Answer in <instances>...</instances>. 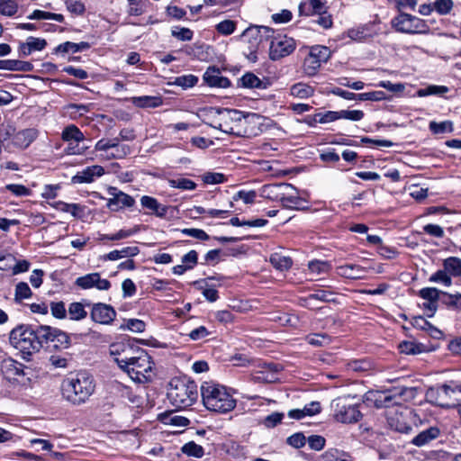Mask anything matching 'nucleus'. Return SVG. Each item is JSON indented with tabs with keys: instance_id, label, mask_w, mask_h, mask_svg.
<instances>
[{
	"instance_id": "6e6552de",
	"label": "nucleus",
	"mask_w": 461,
	"mask_h": 461,
	"mask_svg": "<svg viewBox=\"0 0 461 461\" xmlns=\"http://www.w3.org/2000/svg\"><path fill=\"white\" fill-rule=\"evenodd\" d=\"M354 397L350 395L338 397L332 401L331 407L334 411V419L341 423L357 422L362 414L358 405L353 402Z\"/></svg>"
},
{
	"instance_id": "c756f323",
	"label": "nucleus",
	"mask_w": 461,
	"mask_h": 461,
	"mask_svg": "<svg viewBox=\"0 0 461 461\" xmlns=\"http://www.w3.org/2000/svg\"><path fill=\"white\" fill-rule=\"evenodd\" d=\"M333 294L330 291L320 290L307 297L301 299V305L309 309L312 308V301L319 300L321 302H334Z\"/></svg>"
},
{
	"instance_id": "de8ad7c7",
	"label": "nucleus",
	"mask_w": 461,
	"mask_h": 461,
	"mask_svg": "<svg viewBox=\"0 0 461 461\" xmlns=\"http://www.w3.org/2000/svg\"><path fill=\"white\" fill-rule=\"evenodd\" d=\"M321 64V61L309 53L304 59L303 69L307 75L313 76L317 73Z\"/></svg>"
},
{
	"instance_id": "4468645a",
	"label": "nucleus",
	"mask_w": 461,
	"mask_h": 461,
	"mask_svg": "<svg viewBox=\"0 0 461 461\" xmlns=\"http://www.w3.org/2000/svg\"><path fill=\"white\" fill-rule=\"evenodd\" d=\"M274 31L267 26H249L247 28L242 36L248 41H253L255 44L262 45L264 41L273 38Z\"/></svg>"
},
{
	"instance_id": "2eb2a0df",
	"label": "nucleus",
	"mask_w": 461,
	"mask_h": 461,
	"mask_svg": "<svg viewBox=\"0 0 461 461\" xmlns=\"http://www.w3.org/2000/svg\"><path fill=\"white\" fill-rule=\"evenodd\" d=\"M295 188L291 184L279 183L266 185L263 186V194L266 198L279 201L282 203L284 196L287 194V191H294Z\"/></svg>"
},
{
	"instance_id": "7c9ffc66",
	"label": "nucleus",
	"mask_w": 461,
	"mask_h": 461,
	"mask_svg": "<svg viewBox=\"0 0 461 461\" xmlns=\"http://www.w3.org/2000/svg\"><path fill=\"white\" fill-rule=\"evenodd\" d=\"M3 367L9 377L25 376L28 375L26 367L22 363L14 359L5 361Z\"/></svg>"
},
{
	"instance_id": "393cba45",
	"label": "nucleus",
	"mask_w": 461,
	"mask_h": 461,
	"mask_svg": "<svg viewBox=\"0 0 461 461\" xmlns=\"http://www.w3.org/2000/svg\"><path fill=\"white\" fill-rule=\"evenodd\" d=\"M0 69L9 71L31 72L33 65L29 61L18 59H0Z\"/></svg>"
},
{
	"instance_id": "680f3d73",
	"label": "nucleus",
	"mask_w": 461,
	"mask_h": 461,
	"mask_svg": "<svg viewBox=\"0 0 461 461\" xmlns=\"http://www.w3.org/2000/svg\"><path fill=\"white\" fill-rule=\"evenodd\" d=\"M429 281L433 283H441L446 286H450L452 284L449 274L447 271H446L445 268L444 270H438L436 273L430 276Z\"/></svg>"
},
{
	"instance_id": "c85d7f7f",
	"label": "nucleus",
	"mask_w": 461,
	"mask_h": 461,
	"mask_svg": "<svg viewBox=\"0 0 461 461\" xmlns=\"http://www.w3.org/2000/svg\"><path fill=\"white\" fill-rule=\"evenodd\" d=\"M140 253V249L136 246L124 247L121 249H115L104 256V259L114 261L124 258H132Z\"/></svg>"
},
{
	"instance_id": "ddd939ff",
	"label": "nucleus",
	"mask_w": 461,
	"mask_h": 461,
	"mask_svg": "<svg viewBox=\"0 0 461 461\" xmlns=\"http://www.w3.org/2000/svg\"><path fill=\"white\" fill-rule=\"evenodd\" d=\"M75 284L85 290L95 287L101 291H107L111 287L110 281L101 278L99 273H90L83 276H79L76 279Z\"/></svg>"
},
{
	"instance_id": "6ab92c4d",
	"label": "nucleus",
	"mask_w": 461,
	"mask_h": 461,
	"mask_svg": "<svg viewBox=\"0 0 461 461\" xmlns=\"http://www.w3.org/2000/svg\"><path fill=\"white\" fill-rule=\"evenodd\" d=\"M47 46V41L41 38L30 36L25 41L19 42L18 56L24 58L35 51H41Z\"/></svg>"
},
{
	"instance_id": "864d4df0",
	"label": "nucleus",
	"mask_w": 461,
	"mask_h": 461,
	"mask_svg": "<svg viewBox=\"0 0 461 461\" xmlns=\"http://www.w3.org/2000/svg\"><path fill=\"white\" fill-rule=\"evenodd\" d=\"M307 341L314 347H325L331 341L330 337L325 333L312 334L307 337Z\"/></svg>"
},
{
	"instance_id": "9d476101",
	"label": "nucleus",
	"mask_w": 461,
	"mask_h": 461,
	"mask_svg": "<svg viewBox=\"0 0 461 461\" xmlns=\"http://www.w3.org/2000/svg\"><path fill=\"white\" fill-rule=\"evenodd\" d=\"M296 44L293 38L278 36L273 38L269 47V58L277 60L290 55L295 50Z\"/></svg>"
},
{
	"instance_id": "774afa93",
	"label": "nucleus",
	"mask_w": 461,
	"mask_h": 461,
	"mask_svg": "<svg viewBox=\"0 0 461 461\" xmlns=\"http://www.w3.org/2000/svg\"><path fill=\"white\" fill-rule=\"evenodd\" d=\"M305 436L303 433H294L287 438L286 442L288 445L295 447L300 448L305 445Z\"/></svg>"
},
{
	"instance_id": "3c124183",
	"label": "nucleus",
	"mask_w": 461,
	"mask_h": 461,
	"mask_svg": "<svg viewBox=\"0 0 461 461\" xmlns=\"http://www.w3.org/2000/svg\"><path fill=\"white\" fill-rule=\"evenodd\" d=\"M237 23L232 20H224L216 24L215 30L221 35L228 36L234 32Z\"/></svg>"
},
{
	"instance_id": "f8f14e48",
	"label": "nucleus",
	"mask_w": 461,
	"mask_h": 461,
	"mask_svg": "<svg viewBox=\"0 0 461 461\" xmlns=\"http://www.w3.org/2000/svg\"><path fill=\"white\" fill-rule=\"evenodd\" d=\"M90 317L96 323L108 325L115 319L116 312L110 304L97 303L93 304Z\"/></svg>"
},
{
	"instance_id": "412c9836",
	"label": "nucleus",
	"mask_w": 461,
	"mask_h": 461,
	"mask_svg": "<svg viewBox=\"0 0 461 461\" xmlns=\"http://www.w3.org/2000/svg\"><path fill=\"white\" fill-rule=\"evenodd\" d=\"M104 169L99 165L87 167L72 177L74 184L92 183L95 176H102Z\"/></svg>"
},
{
	"instance_id": "052dcab7",
	"label": "nucleus",
	"mask_w": 461,
	"mask_h": 461,
	"mask_svg": "<svg viewBox=\"0 0 461 461\" xmlns=\"http://www.w3.org/2000/svg\"><path fill=\"white\" fill-rule=\"evenodd\" d=\"M400 352L406 355H416L420 353V345L413 341H402L399 344Z\"/></svg>"
},
{
	"instance_id": "0eeeda50",
	"label": "nucleus",
	"mask_w": 461,
	"mask_h": 461,
	"mask_svg": "<svg viewBox=\"0 0 461 461\" xmlns=\"http://www.w3.org/2000/svg\"><path fill=\"white\" fill-rule=\"evenodd\" d=\"M0 136L4 141L10 140L14 148L25 149L36 140L38 131L34 128L16 131L12 123L6 122L0 126Z\"/></svg>"
},
{
	"instance_id": "ea45409f",
	"label": "nucleus",
	"mask_w": 461,
	"mask_h": 461,
	"mask_svg": "<svg viewBox=\"0 0 461 461\" xmlns=\"http://www.w3.org/2000/svg\"><path fill=\"white\" fill-rule=\"evenodd\" d=\"M412 325L416 329L421 330H427L433 337L440 334V330L434 327L431 323H429L424 317L417 316L413 318Z\"/></svg>"
},
{
	"instance_id": "473e14b6",
	"label": "nucleus",
	"mask_w": 461,
	"mask_h": 461,
	"mask_svg": "<svg viewBox=\"0 0 461 461\" xmlns=\"http://www.w3.org/2000/svg\"><path fill=\"white\" fill-rule=\"evenodd\" d=\"M61 138L66 142H81L85 140L84 133L74 124L67 126L61 134Z\"/></svg>"
},
{
	"instance_id": "a18cd8bd",
	"label": "nucleus",
	"mask_w": 461,
	"mask_h": 461,
	"mask_svg": "<svg viewBox=\"0 0 461 461\" xmlns=\"http://www.w3.org/2000/svg\"><path fill=\"white\" fill-rule=\"evenodd\" d=\"M448 92V88L445 86H429L425 88L419 89L417 95L420 97L428 95H441Z\"/></svg>"
},
{
	"instance_id": "6e6d98bb",
	"label": "nucleus",
	"mask_w": 461,
	"mask_h": 461,
	"mask_svg": "<svg viewBox=\"0 0 461 461\" xmlns=\"http://www.w3.org/2000/svg\"><path fill=\"white\" fill-rule=\"evenodd\" d=\"M198 82V77L194 75H184L180 77H176L175 78L174 84L176 86H181L182 88H189L193 87Z\"/></svg>"
},
{
	"instance_id": "a211bd4d",
	"label": "nucleus",
	"mask_w": 461,
	"mask_h": 461,
	"mask_svg": "<svg viewBox=\"0 0 461 461\" xmlns=\"http://www.w3.org/2000/svg\"><path fill=\"white\" fill-rule=\"evenodd\" d=\"M43 329L48 330L44 338V343L52 342L53 347L57 348H68L70 345V339L68 335L58 329L50 326H43Z\"/></svg>"
},
{
	"instance_id": "0e129e2a",
	"label": "nucleus",
	"mask_w": 461,
	"mask_h": 461,
	"mask_svg": "<svg viewBox=\"0 0 461 461\" xmlns=\"http://www.w3.org/2000/svg\"><path fill=\"white\" fill-rule=\"evenodd\" d=\"M440 291L434 287H426L420 290L419 294L426 301H432L438 303Z\"/></svg>"
},
{
	"instance_id": "f3484780",
	"label": "nucleus",
	"mask_w": 461,
	"mask_h": 461,
	"mask_svg": "<svg viewBox=\"0 0 461 461\" xmlns=\"http://www.w3.org/2000/svg\"><path fill=\"white\" fill-rule=\"evenodd\" d=\"M136 351V348L130 343L118 342L110 346V353L114 356V361L118 364L119 367L126 360H131V356Z\"/></svg>"
},
{
	"instance_id": "a19ab883",
	"label": "nucleus",
	"mask_w": 461,
	"mask_h": 461,
	"mask_svg": "<svg viewBox=\"0 0 461 461\" xmlns=\"http://www.w3.org/2000/svg\"><path fill=\"white\" fill-rule=\"evenodd\" d=\"M443 266L450 276H461V258L456 257L447 258L443 261Z\"/></svg>"
},
{
	"instance_id": "37998d69",
	"label": "nucleus",
	"mask_w": 461,
	"mask_h": 461,
	"mask_svg": "<svg viewBox=\"0 0 461 461\" xmlns=\"http://www.w3.org/2000/svg\"><path fill=\"white\" fill-rule=\"evenodd\" d=\"M18 9L17 0H0V14L2 15L12 17L16 14Z\"/></svg>"
},
{
	"instance_id": "423d86ee",
	"label": "nucleus",
	"mask_w": 461,
	"mask_h": 461,
	"mask_svg": "<svg viewBox=\"0 0 461 461\" xmlns=\"http://www.w3.org/2000/svg\"><path fill=\"white\" fill-rule=\"evenodd\" d=\"M153 363L150 356L142 348H136L131 360H126L121 366L128 375L135 382L146 383L151 380Z\"/></svg>"
},
{
	"instance_id": "09e8293b",
	"label": "nucleus",
	"mask_w": 461,
	"mask_h": 461,
	"mask_svg": "<svg viewBox=\"0 0 461 461\" xmlns=\"http://www.w3.org/2000/svg\"><path fill=\"white\" fill-rule=\"evenodd\" d=\"M168 185L172 188H178L182 190H194L196 187V184L188 178H176L169 179Z\"/></svg>"
},
{
	"instance_id": "9b49d317",
	"label": "nucleus",
	"mask_w": 461,
	"mask_h": 461,
	"mask_svg": "<svg viewBox=\"0 0 461 461\" xmlns=\"http://www.w3.org/2000/svg\"><path fill=\"white\" fill-rule=\"evenodd\" d=\"M95 149L96 151L107 152L112 150L115 159H122L131 153V148L125 144H120V138L113 139H101L95 145Z\"/></svg>"
},
{
	"instance_id": "bb28decb",
	"label": "nucleus",
	"mask_w": 461,
	"mask_h": 461,
	"mask_svg": "<svg viewBox=\"0 0 461 461\" xmlns=\"http://www.w3.org/2000/svg\"><path fill=\"white\" fill-rule=\"evenodd\" d=\"M439 429L437 427H430L420 432L411 439V443L417 447H423L436 439L439 436Z\"/></svg>"
},
{
	"instance_id": "1a4fd4ad",
	"label": "nucleus",
	"mask_w": 461,
	"mask_h": 461,
	"mask_svg": "<svg viewBox=\"0 0 461 461\" xmlns=\"http://www.w3.org/2000/svg\"><path fill=\"white\" fill-rule=\"evenodd\" d=\"M392 26L399 32L407 34L428 33L429 27L426 22L414 15L401 13L392 20Z\"/></svg>"
},
{
	"instance_id": "603ef678",
	"label": "nucleus",
	"mask_w": 461,
	"mask_h": 461,
	"mask_svg": "<svg viewBox=\"0 0 461 461\" xmlns=\"http://www.w3.org/2000/svg\"><path fill=\"white\" fill-rule=\"evenodd\" d=\"M330 264L328 261L312 260L308 264V268L312 274L320 275L327 273L330 269Z\"/></svg>"
},
{
	"instance_id": "4be33fe9",
	"label": "nucleus",
	"mask_w": 461,
	"mask_h": 461,
	"mask_svg": "<svg viewBox=\"0 0 461 461\" xmlns=\"http://www.w3.org/2000/svg\"><path fill=\"white\" fill-rule=\"evenodd\" d=\"M282 205L285 208L296 210V211H307L309 209L308 202L297 195L296 189L294 191H287V194L284 196Z\"/></svg>"
},
{
	"instance_id": "7ed1b4c3",
	"label": "nucleus",
	"mask_w": 461,
	"mask_h": 461,
	"mask_svg": "<svg viewBox=\"0 0 461 461\" xmlns=\"http://www.w3.org/2000/svg\"><path fill=\"white\" fill-rule=\"evenodd\" d=\"M201 395L203 405L211 411L226 413L236 406V400L227 388L212 381L203 383Z\"/></svg>"
},
{
	"instance_id": "72a5a7b5",
	"label": "nucleus",
	"mask_w": 461,
	"mask_h": 461,
	"mask_svg": "<svg viewBox=\"0 0 461 461\" xmlns=\"http://www.w3.org/2000/svg\"><path fill=\"white\" fill-rule=\"evenodd\" d=\"M389 426L395 431L401 433H410L412 429L411 426L404 420L402 415L395 414L388 418Z\"/></svg>"
},
{
	"instance_id": "4c0bfd02",
	"label": "nucleus",
	"mask_w": 461,
	"mask_h": 461,
	"mask_svg": "<svg viewBox=\"0 0 461 461\" xmlns=\"http://www.w3.org/2000/svg\"><path fill=\"white\" fill-rule=\"evenodd\" d=\"M270 263L275 268L280 271H285L291 268L293 260L290 257L283 256L279 253H275L270 257Z\"/></svg>"
},
{
	"instance_id": "f257e3e1",
	"label": "nucleus",
	"mask_w": 461,
	"mask_h": 461,
	"mask_svg": "<svg viewBox=\"0 0 461 461\" xmlns=\"http://www.w3.org/2000/svg\"><path fill=\"white\" fill-rule=\"evenodd\" d=\"M214 116L209 125L224 133L238 137H245L249 134L246 124L254 123L258 116L256 113L244 114L234 109H212Z\"/></svg>"
},
{
	"instance_id": "5fc2aeb1",
	"label": "nucleus",
	"mask_w": 461,
	"mask_h": 461,
	"mask_svg": "<svg viewBox=\"0 0 461 461\" xmlns=\"http://www.w3.org/2000/svg\"><path fill=\"white\" fill-rule=\"evenodd\" d=\"M310 54L321 61V63H325L330 57V50L324 46H314L311 49Z\"/></svg>"
},
{
	"instance_id": "13d9d810",
	"label": "nucleus",
	"mask_w": 461,
	"mask_h": 461,
	"mask_svg": "<svg viewBox=\"0 0 461 461\" xmlns=\"http://www.w3.org/2000/svg\"><path fill=\"white\" fill-rule=\"evenodd\" d=\"M454 6L452 0H436L433 3L434 10L440 15H446L450 13Z\"/></svg>"
},
{
	"instance_id": "39448f33",
	"label": "nucleus",
	"mask_w": 461,
	"mask_h": 461,
	"mask_svg": "<svg viewBox=\"0 0 461 461\" xmlns=\"http://www.w3.org/2000/svg\"><path fill=\"white\" fill-rule=\"evenodd\" d=\"M167 396L176 409H185L198 398L197 384L186 378H174L169 383Z\"/></svg>"
},
{
	"instance_id": "cd10ccee",
	"label": "nucleus",
	"mask_w": 461,
	"mask_h": 461,
	"mask_svg": "<svg viewBox=\"0 0 461 461\" xmlns=\"http://www.w3.org/2000/svg\"><path fill=\"white\" fill-rule=\"evenodd\" d=\"M140 203L143 207L149 209L158 217H164L167 214L168 207L160 204L157 199L151 196L144 195L140 198Z\"/></svg>"
},
{
	"instance_id": "20e7f679",
	"label": "nucleus",
	"mask_w": 461,
	"mask_h": 461,
	"mask_svg": "<svg viewBox=\"0 0 461 461\" xmlns=\"http://www.w3.org/2000/svg\"><path fill=\"white\" fill-rule=\"evenodd\" d=\"M95 381L87 372H78L62 384L63 395L73 404L84 403L95 392Z\"/></svg>"
},
{
	"instance_id": "aec40b11",
	"label": "nucleus",
	"mask_w": 461,
	"mask_h": 461,
	"mask_svg": "<svg viewBox=\"0 0 461 461\" xmlns=\"http://www.w3.org/2000/svg\"><path fill=\"white\" fill-rule=\"evenodd\" d=\"M203 80L212 87L226 88L230 86L229 78L221 76L220 69L215 67H210L206 69L203 74Z\"/></svg>"
},
{
	"instance_id": "a878e982",
	"label": "nucleus",
	"mask_w": 461,
	"mask_h": 461,
	"mask_svg": "<svg viewBox=\"0 0 461 461\" xmlns=\"http://www.w3.org/2000/svg\"><path fill=\"white\" fill-rule=\"evenodd\" d=\"M321 411L319 402H312L306 404L303 409H294L289 411L288 416L291 419L301 420L305 416H313Z\"/></svg>"
},
{
	"instance_id": "f704fd0d",
	"label": "nucleus",
	"mask_w": 461,
	"mask_h": 461,
	"mask_svg": "<svg viewBox=\"0 0 461 461\" xmlns=\"http://www.w3.org/2000/svg\"><path fill=\"white\" fill-rule=\"evenodd\" d=\"M239 86L246 88H266L264 83L253 73L248 72L239 79Z\"/></svg>"
},
{
	"instance_id": "2f4dec72",
	"label": "nucleus",
	"mask_w": 461,
	"mask_h": 461,
	"mask_svg": "<svg viewBox=\"0 0 461 461\" xmlns=\"http://www.w3.org/2000/svg\"><path fill=\"white\" fill-rule=\"evenodd\" d=\"M131 103L140 108H156L162 104V100L159 96L143 95L132 97Z\"/></svg>"
},
{
	"instance_id": "b1692460",
	"label": "nucleus",
	"mask_w": 461,
	"mask_h": 461,
	"mask_svg": "<svg viewBox=\"0 0 461 461\" xmlns=\"http://www.w3.org/2000/svg\"><path fill=\"white\" fill-rule=\"evenodd\" d=\"M276 365H266L253 374V380L258 383H274L278 379Z\"/></svg>"
},
{
	"instance_id": "c9c22d12",
	"label": "nucleus",
	"mask_w": 461,
	"mask_h": 461,
	"mask_svg": "<svg viewBox=\"0 0 461 461\" xmlns=\"http://www.w3.org/2000/svg\"><path fill=\"white\" fill-rule=\"evenodd\" d=\"M450 393H455V389L447 384H443L438 386L436 389H430L427 395L430 398L435 397V403L439 406H445V403L442 402L443 396H448Z\"/></svg>"
},
{
	"instance_id": "e2e57ef3",
	"label": "nucleus",
	"mask_w": 461,
	"mask_h": 461,
	"mask_svg": "<svg viewBox=\"0 0 461 461\" xmlns=\"http://www.w3.org/2000/svg\"><path fill=\"white\" fill-rule=\"evenodd\" d=\"M50 312L53 317L57 319H65L67 317L68 311L66 310L65 303L63 302H51Z\"/></svg>"
},
{
	"instance_id": "8fccbe9b",
	"label": "nucleus",
	"mask_w": 461,
	"mask_h": 461,
	"mask_svg": "<svg viewBox=\"0 0 461 461\" xmlns=\"http://www.w3.org/2000/svg\"><path fill=\"white\" fill-rule=\"evenodd\" d=\"M429 130L434 134H442L453 131V123L450 121H444L440 122H430L429 125Z\"/></svg>"
},
{
	"instance_id": "49530a36",
	"label": "nucleus",
	"mask_w": 461,
	"mask_h": 461,
	"mask_svg": "<svg viewBox=\"0 0 461 461\" xmlns=\"http://www.w3.org/2000/svg\"><path fill=\"white\" fill-rule=\"evenodd\" d=\"M182 452L188 456L200 458L203 456L204 450L202 446L194 443V441L187 442L182 448Z\"/></svg>"
},
{
	"instance_id": "69168bd1",
	"label": "nucleus",
	"mask_w": 461,
	"mask_h": 461,
	"mask_svg": "<svg viewBox=\"0 0 461 461\" xmlns=\"http://www.w3.org/2000/svg\"><path fill=\"white\" fill-rule=\"evenodd\" d=\"M385 98V94L383 91H374L368 93L357 94L358 101H381Z\"/></svg>"
},
{
	"instance_id": "58836bf2",
	"label": "nucleus",
	"mask_w": 461,
	"mask_h": 461,
	"mask_svg": "<svg viewBox=\"0 0 461 461\" xmlns=\"http://www.w3.org/2000/svg\"><path fill=\"white\" fill-rule=\"evenodd\" d=\"M69 319L72 321H81L87 315L85 306L82 303L74 302L69 304L68 309Z\"/></svg>"
},
{
	"instance_id": "4d7b16f0",
	"label": "nucleus",
	"mask_w": 461,
	"mask_h": 461,
	"mask_svg": "<svg viewBox=\"0 0 461 461\" xmlns=\"http://www.w3.org/2000/svg\"><path fill=\"white\" fill-rule=\"evenodd\" d=\"M171 34L179 41H188L193 39V32L189 28L176 26L172 28Z\"/></svg>"
},
{
	"instance_id": "79ce46f5",
	"label": "nucleus",
	"mask_w": 461,
	"mask_h": 461,
	"mask_svg": "<svg viewBox=\"0 0 461 461\" xmlns=\"http://www.w3.org/2000/svg\"><path fill=\"white\" fill-rule=\"evenodd\" d=\"M32 296V292L25 282H19L15 285L14 290V301L15 303H20L24 299H29Z\"/></svg>"
},
{
	"instance_id": "c03bdc74",
	"label": "nucleus",
	"mask_w": 461,
	"mask_h": 461,
	"mask_svg": "<svg viewBox=\"0 0 461 461\" xmlns=\"http://www.w3.org/2000/svg\"><path fill=\"white\" fill-rule=\"evenodd\" d=\"M290 92L292 95L303 99L311 96L313 94V89L306 84L298 83L292 86Z\"/></svg>"
},
{
	"instance_id": "bf43d9fd",
	"label": "nucleus",
	"mask_w": 461,
	"mask_h": 461,
	"mask_svg": "<svg viewBox=\"0 0 461 461\" xmlns=\"http://www.w3.org/2000/svg\"><path fill=\"white\" fill-rule=\"evenodd\" d=\"M349 456L338 449H329L322 455L323 461H346Z\"/></svg>"
},
{
	"instance_id": "5701e85b",
	"label": "nucleus",
	"mask_w": 461,
	"mask_h": 461,
	"mask_svg": "<svg viewBox=\"0 0 461 461\" xmlns=\"http://www.w3.org/2000/svg\"><path fill=\"white\" fill-rule=\"evenodd\" d=\"M336 272L339 276L348 279H362L367 273L365 267L355 264L339 266L337 267Z\"/></svg>"
},
{
	"instance_id": "e433bc0d",
	"label": "nucleus",
	"mask_w": 461,
	"mask_h": 461,
	"mask_svg": "<svg viewBox=\"0 0 461 461\" xmlns=\"http://www.w3.org/2000/svg\"><path fill=\"white\" fill-rule=\"evenodd\" d=\"M90 48V44L86 41H81L78 43L71 42V41H66L62 44H59L56 48V52H62V53H77L78 51H83L86 50H88Z\"/></svg>"
},
{
	"instance_id": "338daca9",
	"label": "nucleus",
	"mask_w": 461,
	"mask_h": 461,
	"mask_svg": "<svg viewBox=\"0 0 461 461\" xmlns=\"http://www.w3.org/2000/svg\"><path fill=\"white\" fill-rule=\"evenodd\" d=\"M364 117V113L361 110H341L340 119L358 122Z\"/></svg>"
},
{
	"instance_id": "dca6fc26",
	"label": "nucleus",
	"mask_w": 461,
	"mask_h": 461,
	"mask_svg": "<svg viewBox=\"0 0 461 461\" xmlns=\"http://www.w3.org/2000/svg\"><path fill=\"white\" fill-rule=\"evenodd\" d=\"M109 193L113 197L108 200L107 207L112 211H118L123 207H131L135 203L131 195L118 191L116 188H111Z\"/></svg>"
},
{
	"instance_id": "f03ea898",
	"label": "nucleus",
	"mask_w": 461,
	"mask_h": 461,
	"mask_svg": "<svg viewBox=\"0 0 461 461\" xmlns=\"http://www.w3.org/2000/svg\"><path fill=\"white\" fill-rule=\"evenodd\" d=\"M43 326L33 330L29 325H19L13 329L9 334L10 344L23 355L31 356L38 352L43 343L47 331Z\"/></svg>"
}]
</instances>
